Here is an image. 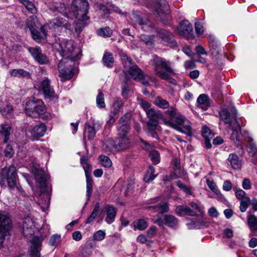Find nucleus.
Listing matches in <instances>:
<instances>
[{"label":"nucleus","instance_id":"nucleus-59","mask_svg":"<svg viewBox=\"0 0 257 257\" xmlns=\"http://www.w3.org/2000/svg\"><path fill=\"white\" fill-rule=\"evenodd\" d=\"M247 152L250 156H254L257 155V147L253 144H250L247 147Z\"/></svg>","mask_w":257,"mask_h":257},{"label":"nucleus","instance_id":"nucleus-8","mask_svg":"<svg viewBox=\"0 0 257 257\" xmlns=\"http://www.w3.org/2000/svg\"><path fill=\"white\" fill-rule=\"evenodd\" d=\"M121 58L124 67L128 69L127 71L134 79L141 80L143 78L144 74L142 70L137 65H132L131 59L125 53L122 54Z\"/></svg>","mask_w":257,"mask_h":257},{"label":"nucleus","instance_id":"nucleus-24","mask_svg":"<svg viewBox=\"0 0 257 257\" xmlns=\"http://www.w3.org/2000/svg\"><path fill=\"white\" fill-rule=\"evenodd\" d=\"M102 150L106 153H110L114 151H118L116 143L112 139H109L103 143L102 145Z\"/></svg>","mask_w":257,"mask_h":257},{"label":"nucleus","instance_id":"nucleus-51","mask_svg":"<svg viewBox=\"0 0 257 257\" xmlns=\"http://www.w3.org/2000/svg\"><path fill=\"white\" fill-rule=\"evenodd\" d=\"M189 206H190L191 210L193 211L194 216L203 214L202 210L196 203L191 202L189 203Z\"/></svg>","mask_w":257,"mask_h":257},{"label":"nucleus","instance_id":"nucleus-25","mask_svg":"<svg viewBox=\"0 0 257 257\" xmlns=\"http://www.w3.org/2000/svg\"><path fill=\"white\" fill-rule=\"evenodd\" d=\"M202 135L204 138L205 146L207 148L210 149L212 147L210 140L213 139L214 135L211 133L210 130L206 126L202 128Z\"/></svg>","mask_w":257,"mask_h":257},{"label":"nucleus","instance_id":"nucleus-16","mask_svg":"<svg viewBox=\"0 0 257 257\" xmlns=\"http://www.w3.org/2000/svg\"><path fill=\"white\" fill-rule=\"evenodd\" d=\"M46 131V127L43 123H40L34 126H31L29 132L31 133L33 140H38L43 137Z\"/></svg>","mask_w":257,"mask_h":257},{"label":"nucleus","instance_id":"nucleus-11","mask_svg":"<svg viewBox=\"0 0 257 257\" xmlns=\"http://www.w3.org/2000/svg\"><path fill=\"white\" fill-rule=\"evenodd\" d=\"M38 89L43 92L46 98H55L57 97L54 89L50 85V80L48 78H45L40 82Z\"/></svg>","mask_w":257,"mask_h":257},{"label":"nucleus","instance_id":"nucleus-15","mask_svg":"<svg viewBox=\"0 0 257 257\" xmlns=\"http://www.w3.org/2000/svg\"><path fill=\"white\" fill-rule=\"evenodd\" d=\"M157 34L163 43L166 45L173 48L176 46L177 43L174 40L172 34L168 31L165 29H160L157 30Z\"/></svg>","mask_w":257,"mask_h":257},{"label":"nucleus","instance_id":"nucleus-4","mask_svg":"<svg viewBox=\"0 0 257 257\" xmlns=\"http://www.w3.org/2000/svg\"><path fill=\"white\" fill-rule=\"evenodd\" d=\"M71 12L77 19L75 26L76 32H81L88 24L90 18L87 16L89 4L87 0H73L70 8Z\"/></svg>","mask_w":257,"mask_h":257},{"label":"nucleus","instance_id":"nucleus-61","mask_svg":"<svg viewBox=\"0 0 257 257\" xmlns=\"http://www.w3.org/2000/svg\"><path fill=\"white\" fill-rule=\"evenodd\" d=\"M105 235L104 231L99 230L95 232L93 235V238L95 240L100 241L103 239Z\"/></svg>","mask_w":257,"mask_h":257},{"label":"nucleus","instance_id":"nucleus-18","mask_svg":"<svg viewBox=\"0 0 257 257\" xmlns=\"http://www.w3.org/2000/svg\"><path fill=\"white\" fill-rule=\"evenodd\" d=\"M126 119V117L125 116H123L118 121L117 128L118 135L119 137H127V134L129 132L130 127Z\"/></svg>","mask_w":257,"mask_h":257},{"label":"nucleus","instance_id":"nucleus-55","mask_svg":"<svg viewBox=\"0 0 257 257\" xmlns=\"http://www.w3.org/2000/svg\"><path fill=\"white\" fill-rule=\"evenodd\" d=\"M99 159L100 163L103 166L105 167H109L111 166V161L108 157L100 155L99 157Z\"/></svg>","mask_w":257,"mask_h":257},{"label":"nucleus","instance_id":"nucleus-54","mask_svg":"<svg viewBox=\"0 0 257 257\" xmlns=\"http://www.w3.org/2000/svg\"><path fill=\"white\" fill-rule=\"evenodd\" d=\"M61 236L59 234H54L50 238L49 243L52 246H57L61 242Z\"/></svg>","mask_w":257,"mask_h":257},{"label":"nucleus","instance_id":"nucleus-42","mask_svg":"<svg viewBox=\"0 0 257 257\" xmlns=\"http://www.w3.org/2000/svg\"><path fill=\"white\" fill-rule=\"evenodd\" d=\"M102 60L104 65L109 67L112 66L114 63L112 54L108 52L105 53Z\"/></svg>","mask_w":257,"mask_h":257},{"label":"nucleus","instance_id":"nucleus-28","mask_svg":"<svg viewBox=\"0 0 257 257\" xmlns=\"http://www.w3.org/2000/svg\"><path fill=\"white\" fill-rule=\"evenodd\" d=\"M130 141L128 137H118L116 144L118 151L126 149L130 147Z\"/></svg>","mask_w":257,"mask_h":257},{"label":"nucleus","instance_id":"nucleus-56","mask_svg":"<svg viewBox=\"0 0 257 257\" xmlns=\"http://www.w3.org/2000/svg\"><path fill=\"white\" fill-rule=\"evenodd\" d=\"M123 105V102L120 98L117 97L115 99L114 102L113 104V107H114V110L112 111V113L114 115H116L119 109L121 108Z\"/></svg>","mask_w":257,"mask_h":257},{"label":"nucleus","instance_id":"nucleus-34","mask_svg":"<svg viewBox=\"0 0 257 257\" xmlns=\"http://www.w3.org/2000/svg\"><path fill=\"white\" fill-rule=\"evenodd\" d=\"M80 163L84 170L86 178L91 177V166L88 162L87 157L83 156L80 159Z\"/></svg>","mask_w":257,"mask_h":257},{"label":"nucleus","instance_id":"nucleus-37","mask_svg":"<svg viewBox=\"0 0 257 257\" xmlns=\"http://www.w3.org/2000/svg\"><path fill=\"white\" fill-rule=\"evenodd\" d=\"M134 230H144L148 226L147 222L143 219H139L135 220L133 222Z\"/></svg>","mask_w":257,"mask_h":257},{"label":"nucleus","instance_id":"nucleus-31","mask_svg":"<svg viewBox=\"0 0 257 257\" xmlns=\"http://www.w3.org/2000/svg\"><path fill=\"white\" fill-rule=\"evenodd\" d=\"M198 106L205 110L210 106V102L208 96L204 94L199 95L197 99Z\"/></svg>","mask_w":257,"mask_h":257},{"label":"nucleus","instance_id":"nucleus-36","mask_svg":"<svg viewBox=\"0 0 257 257\" xmlns=\"http://www.w3.org/2000/svg\"><path fill=\"white\" fill-rule=\"evenodd\" d=\"M131 19L133 23L138 24L141 26L148 25L150 22L147 19L143 20L139 14L133 13L131 16Z\"/></svg>","mask_w":257,"mask_h":257},{"label":"nucleus","instance_id":"nucleus-46","mask_svg":"<svg viewBox=\"0 0 257 257\" xmlns=\"http://www.w3.org/2000/svg\"><path fill=\"white\" fill-rule=\"evenodd\" d=\"M96 134V131L93 126L90 125H85V136L87 137L89 140H92L94 138Z\"/></svg>","mask_w":257,"mask_h":257},{"label":"nucleus","instance_id":"nucleus-3","mask_svg":"<svg viewBox=\"0 0 257 257\" xmlns=\"http://www.w3.org/2000/svg\"><path fill=\"white\" fill-rule=\"evenodd\" d=\"M237 111L235 107L230 108V111L227 109H223L219 112V115L221 119L226 124H228L229 127L232 130V133L230 135V139L234 142H241V136L237 130L234 128L237 126L239 128L240 134L243 136H247V132L242 130L240 125L236 120Z\"/></svg>","mask_w":257,"mask_h":257},{"label":"nucleus","instance_id":"nucleus-10","mask_svg":"<svg viewBox=\"0 0 257 257\" xmlns=\"http://www.w3.org/2000/svg\"><path fill=\"white\" fill-rule=\"evenodd\" d=\"M12 227L10 218L0 210V245L3 246L6 236L9 235Z\"/></svg>","mask_w":257,"mask_h":257},{"label":"nucleus","instance_id":"nucleus-48","mask_svg":"<svg viewBox=\"0 0 257 257\" xmlns=\"http://www.w3.org/2000/svg\"><path fill=\"white\" fill-rule=\"evenodd\" d=\"M250 199L248 197H244L240 203L239 210L242 212H244L250 205Z\"/></svg>","mask_w":257,"mask_h":257},{"label":"nucleus","instance_id":"nucleus-39","mask_svg":"<svg viewBox=\"0 0 257 257\" xmlns=\"http://www.w3.org/2000/svg\"><path fill=\"white\" fill-rule=\"evenodd\" d=\"M141 40L144 42V43L148 46L152 47L154 45V43L155 39V36L154 35H141L140 36Z\"/></svg>","mask_w":257,"mask_h":257},{"label":"nucleus","instance_id":"nucleus-6","mask_svg":"<svg viewBox=\"0 0 257 257\" xmlns=\"http://www.w3.org/2000/svg\"><path fill=\"white\" fill-rule=\"evenodd\" d=\"M26 113L32 117H37L46 112V107L41 99L30 100L26 104Z\"/></svg>","mask_w":257,"mask_h":257},{"label":"nucleus","instance_id":"nucleus-2","mask_svg":"<svg viewBox=\"0 0 257 257\" xmlns=\"http://www.w3.org/2000/svg\"><path fill=\"white\" fill-rule=\"evenodd\" d=\"M164 123L187 135L192 134L190 122L183 116L177 112L174 107H170L165 112L163 117Z\"/></svg>","mask_w":257,"mask_h":257},{"label":"nucleus","instance_id":"nucleus-32","mask_svg":"<svg viewBox=\"0 0 257 257\" xmlns=\"http://www.w3.org/2000/svg\"><path fill=\"white\" fill-rule=\"evenodd\" d=\"M12 76L18 78H30L31 73L22 69H14L9 71Z\"/></svg>","mask_w":257,"mask_h":257},{"label":"nucleus","instance_id":"nucleus-52","mask_svg":"<svg viewBox=\"0 0 257 257\" xmlns=\"http://www.w3.org/2000/svg\"><path fill=\"white\" fill-rule=\"evenodd\" d=\"M27 49L34 59L38 57L42 51L41 48L38 46L35 47H28Z\"/></svg>","mask_w":257,"mask_h":257},{"label":"nucleus","instance_id":"nucleus-23","mask_svg":"<svg viewBox=\"0 0 257 257\" xmlns=\"http://www.w3.org/2000/svg\"><path fill=\"white\" fill-rule=\"evenodd\" d=\"M147 127L148 131L151 134V136L154 138L157 139L158 136L155 131L159 130L160 126L158 125V121L157 119H149V120L147 122Z\"/></svg>","mask_w":257,"mask_h":257},{"label":"nucleus","instance_id":"nucleus-53","mask_svg":"<svg viewBox=\"0 0 257 257\" xmlns=\"http://www.w3.org/2000/svg\"><path fill=\"white\" fill-rule=\"evenodd\" d=\"M97 106L100 108L105 107L104 95L102 92H99L96 99Z\"/></svg>","mask_w":257,"mask_h":257},{"label":"nucleus","instance_id":"nucleus-64","mask_svg":"<svg viewBox=\"0 0 257 257\" xmlns=\"http://www.w3.org/2000/svg\"><path fill=\"white\" fill-rule=\"evenodd\" d=\"M235 194L236 198L241 200L246 197L245 196L246 193L241 189H237Z\"/></svg>","mask_w":257,"mask_h":257},{"label":"nucleus","instance_id":"nucleus-57","mask_svg":"<svg viewBox=\"0 0 257 257\" xmlns=\"http://www.w3.org/2000/svg\"><path fill=\"white\" fill-rule=\"evenodd\" d=\"M35 60L40 64H47L49 62L48 57L45 54L42 53V51Z\"/></svg>","mask_w":257,"mask_h":257},{"label":"nucleus","instance_id":"nucleus-1","mask_svg":"<svg viewBox=\"0 0 257 257\" xmlns=\"http://www.w3.org/2000/svg\"><path fill=\"white\" fill-rule=\"evenodd\" d=\"M54 47L63 57L58 66L59 76L62 80H69L77 73V69L74 67V62L80 59L81 51L71 40H59Z\"/></svg>","mask_w":257,"mask_h":257},{"label":"nucleus","instance_id":"nucleus-63","mask_svg":"<svg viewBox=\"0 0 257 257\" xmlns=\"http://www.w3.org/2000/svg\"><path fill=\"white\" fill-rule=\"evenodd\" d=\"M242 186L243 189L248 190L251 188V184L250 180L248 178H244L242 182Z\"/></svg>","mask_w":257,"mask_h":257},{"label":"nucleus","instance_id":"nucleus-13","mask_svg":"<svg viewBox=\"0 0 257 257\" xmlns=\"http://www.w3.org/2000/svg\"><path fill=\"white\" fill-rule=\"evenodd\" d=\"M42 240L38 236H34L30 241L31 246L29 249L32 257H40L41 246Z\"/></svg>","mask_w":257,"mask_h":257},{"label":"nucleus","instance_id":"nucleus-12","mask_svg":"<svg viewBox=\"0 0 257 257\" xmlns=\"http://www.w3.org/2000/svg\"><path fill=\"white\" fill-rule=\"evenodd\" d=\"M35 228V221L33 218L27 216L24 219L23 233L26 237L28 238L34 234Z\"/></svg>","mask_w":257,"mask_h":257},{"label":"nucleus","instance_id":"nucleus-20","mask_svg":"<svg viewBox=\"0 0 257 257\" xmlns=\"http://www.w3.org/2000/svg\"><path fill=\"white\" fill-rule=\"evenodd\" d=\"M192 26L188 21L184 20L181 22L178 28L177 32L181 35L188 38L192 32Z\"/></svg>","mask_w":257,"mask_h":257},{"label":"nucleus","instance_id":"nucleus-9","mask_svg":"<svg viewBox=\"0 0 257 257\" xmlns=\"http://www.w3.org/2000/svg\"><path fill=\"white\" fill-rule=\"evenodd\" d=\"M157 17L164 24H168L171 19L170 8L166 0H159L155 10Z\"/></svg>","mask_w":257,"mask_h":257},{"label":"nucleus","instance_id":"nucleus-44","mask_svg":"<svg viewBox=\"0 0 257 257\" xmlns=\"http://www.w3.org/2000/svg\"><path fill=\"white\" fill-rule=\"evenodd\" d=\"M155 104L158 107L166 109L169 107V103L167 100L163 99L160 96H157L155 100Z\"/></svg>","mask_w":257,"mask_h":257},{"label":"nucleus","instance_id":"nucleus-17","mask_svg":"<svg viewBox=\"0 0 257 257\" xmlns=\"http://www.w3.org/2000/svg\"><path fill=\"white\" fill-rule=\"evenodd\" d=\"M32 17H29L27 21V25L30 28L33 38L37 42H40L41 40L44 39L46 38L47 34L43 27H41L40 29V32L34 29V25L32 24H29L30 19H32Z\"/></svg>","mask_w":257,"mask_h":257},{"label":"nucleus","instance_id":"nucleus-21","mask_svg":"<svg viewBox=\"0 0 257 257\" xmlns=\"http://www.w3.org/2000/svg\"><path fill=\"white\" fill-rule=\"evenodd\" d=\"M142 142L144 145L143 149L150 151L149 156L153 163L154 164H158L160 161V157L159 152L156 150H152V146L146 142L142 140Z\"/></svg>","mask_w":257,"mask_h":257},{"label":"nucleus","instance_id":"nucleus-41","mask_svg":"<svg viewBox=\"0 0 257 257\" xmlns=\"http://www.w3.org/2000/svg\"><path fill=\"white\" fill-rule=\"evenodd\" d=\"M206 184L208 187L213 192L216 193L218 196L221 198H223V195L220 193V191L218 190L217 187L212 178H207L206 179Z\"/></svg>","mask_w":257,"mask_h":257},{"label":"nucleus","instance_id":"nucleus-26","mask_svg":"<svg viewBox=\"0 0 257 257\" xmlns=\"http://www.w3.org/2000/svg\"><path fill=\"white\" fill-rule=\"evenodd\" d=\"M53 26L57 27H64L67 30H71V26L67 20L63 18H54L51 22Z\"/></svg>","mask_w":257,"mask_h":257},{"label":"nucleus","instance_id":"nucleus-38","mask_svg":"<svg viewBox=\"0 0 257 257\" xmlns=\"http://www.w3.org/2000/svg\"><path fill=\"white\" fill-rule=\"evenodd\" d=\"M165 224L170 227H175L178 223V220L174 216L165 215Z\"/></svg>","mask_w":257,"mask_h":257},{"label":"nucleus","instance_id":"nucleus-35","mask_svg":"<svg viewBox=\"0 0 257 257\" xmlns=\"http://www.w3.org/2000/svg\"><path fill=\"white\" fill-rule=\"evenodd\" d=\"M19 1L23 4L31 14H36L37 13V9L31 1L29 0H19Z\"/></svg>","mask_w":257,"mask_h":257},{"label":"nucleus","instance_id":"nucleus-5","mask_svg":"<svg viewBox=\"0 0 257 257\" xmlns=\"http://www.w3.org/2000/svg\"><path fill=\"white\" fill-rule=\"evenodd\" d=\"M153 63L156 73L163 79L173 83L174 80L171 78L170 75L173 74V71L170 67V63L157 56L154 57Z\"/></svg>","mask_w":257,"mask_h":257},{"label":"nucleus","instance_id":"nucleus-49","mask_svg":"<svg viewBox=\"0 0 257 257\" xmlns=\"http://www.w3.org/2000/svg\"><path fill=\"white\" fill-rule=\"evenodd\" d=\"M154 171L155 169L153 167H150L147 173L144 178V180L145 182L149 183L155 179L156 176L154 175Z\"/></svg>","mask_w":257,"mask_h":257},{"label":"nucleus","instance_id":"nucleus-30","mask_svg":"<svg viewBox=\"0 0 257 257\" xmlns=\"http://www.w3.org/2000/svg\"><path fill=\"white\" fill-rule=\"evenodd\" d=\"M11 127L8 123L0 125V135L4 138V142L7 143L9 139Z\"/></svg>","mask_w":257,"mask_h":257},{"label":"nucleus","instance_id":"nucleus-47","mask_svg":"<svg viewBox=\"0 0 257 257\" xmlns=\"http://www.w3.org/2000/svg\"><path fill=\"white\" fill-rule=\"evenodd\" d=\"M86 178V195L87 198V200H89L90 197L92 193V187L93 182L91 177H88Z\"/></svg>","mask_w":257,"mask_h":257},{"label":"nucleus","instance_id":"nucleus-29","mask_svg":"<svg viewBox=\"0 0 257 257\" xmlns=\"http://www.w3.org/2000/svg\"><path fill=\"white\" fill-rule=\"evenodd\" d=\"M105 211L106 212L105 221L107 223L111 224L114 221L116 216V210L112 206L106 205L105 206Z\"/></svg>","mask_w":257,"mask_h":257},{"label":"nucleus","instance_id":"nucleus-14","mask_svg":"<svg viewBox=\"0 0 257 257\" xmlns=\"http://www.w3.org/2000/svg\"><path fill=\"white\" fill-rule=\"evenodd\" d=\"M35 178L38 186L40 188L41 193L44 192L47 186L48 176L45 173L44 170H37L35 173Z\"/></svg>","mask_w":257,"mask_h":257},{"label":"nucleus","instance_id":"nucleus-43","mask_svg":"<svg viewBox=\"0 0 257 257\" xmlns=\"http://www.w3.org/2000/svg\"><path fill=\"white\" fill-rule=\"evenodd\" d=\"M150 208L155 209L156 211L159 213H164L169 210L168 205L167 203H160L158 205L151 206Z\"/></svg>","mask_w":257,"mask_h":257},{"label":"nucleus","instance_id":"nucleus-58","mask_svg":"<svg viewBox=\"0 0 257 257\" xmlns=\"http://www.w3.org/2000/svg\"><path fill=\"white\" fill-rule=\"evenodd\" d=\"M138 103L143 108V109L146 112L148 109L151 108V104L148 101H146L141 98H137Z\"/></svg>","mask_w":257,"mask_h":257},{"label":"nucleus","instance_id":"nucleus-45","mask_svg":"<svg viewBox=\"0 0 257 257\" xmlns=\"http://www.w3.org/2000/svg\"><path fill=\"white\" fill-rule=\"evenodd\" d=\"M99 210V204L98 203H97L95 204L94 208H93L92 212H91L90 215L88 217L85 223L86 224H90L91 222H92L93 221L94 219H95V218L96 217Z\"/></svg>","mask_w":257,"mask_h":257},{"label":"nucleus","instance_id":"nucleus-40","mask_svg":"<svg viewBox=\"0 0 257 257\" xmlns=\"http://www.w3.org/2000/svg\"><path fill=\"white\" fill-rule=\"evenodd\" d=\"M146 113L147 117L149 118V119L162 118L163 119V117H164V115H163L159 111H156L154 108H150Z\"/></svg>","mask_w":257,"mask_h":257},{"label":"nucleus","instance_id":"nucleus-33","mask_svg":"<svg viewBox=\"0 0 257 257\" xmlns=\"http://www.w3.org/2000/svg\"><path fill=\"white\" fill-rule=\"evenodd\" d=\"M0 112L4 116L9 118L13 113V107L10 104L7 103L3 104L0 107Z\"/></svg>","mask_w":257,"mask_h":257},{"label":"nucleus","instance_id":"nucleus-19","mask_svg":"<svg viewBox=\"0 0 257 257\" xmlns=\"http://www.w3.org/2000/svg\"><path fill=\"white\" fill-rule=\"evenodd\" d=\"M247 223L250 231L249 236H257V216L250 211L247 212Z\"/></svg>","mask_w":257,"mask_h":257},{"label":"nucleus","instance_id":"nucleus-7","mask_svg":"<svg viewBox=\"0 0 257 257\" xmlns=\"http://www.w3.org/2000/svg\"><path fill=\"white\" fill-rule=\"evenodd\" d=\"M0 183L5 182V179H7L9 187L12 189L17 185V174L16 168L14 166H11L7 170L3 169L0 174Z\"/></svg>","mask_w":257,"mask_h":257},{"label":"nucleus","instance_id":"nucleus-22","mask_svg":"<svg viewBox=\"0 0 257 257\" xmlns=\"http://www.w3.org/2000/svg\"><path fill=\"white\" fill-rule=\"evenodd\" d=\"M227 161L231 167L234 170H240L241 167V161L235 153L230 154Z\"/></svg>","mask_w":257,"mask_h":257},{"label":"nucleus","instance_id":"nucleus-60","mask_svg":"<svg viewBox=\"0 0 257 257\" xmlns=\"http://www.w3.org/2000/svg\"><path fill=\"white\" fill-rule=\"evenodd\" d=\"M192 60L187 61L184 63V66L186 68L193 69L196 68L195 62V55L193 54L192 56Z\"/></svg>","mask_w":257,"mask_h":257},{"label":"nucleus","instance_id":"nucleus-62","mask_svg":"<svg viewBox=\"0 0 257 257\" xmlns=\"http://www.w3.org/2000/svg\"><path fill=\"white\" fill-rule=\"evenodd\" d=\"M98 7L100 11H102L104 15H106L109 13L111 6L109 4L107 6H105L103 4H99Z\"/></svg>","mask_w":257,"mask_h":257},{"label":"nucleus","instance_id":"nucleus-27","mask_svg":"<svg viewBox=\"0 0 257 257\" xmlns=\"http://www.w3.org/2000/svg\"><path fill=\"white\" fill-rule=\"evenodd\" d=\"M175 212L179 216L185 215L194 216L193 211L191 210V208L185 205H178L176 207Z\"/></svg>","mask_w":257,"mask_h":257},{"label":"nucleus","instance_id":"nucleus-50","mask_svg":"<svg viewBox=\"0 0 257 257\" xmlns=\"http://www.w3.org/2000/svg\"><path fill=\"white\" fill-rule=\"evenodd\" d=\"M111 33L112 31L109 27L100 28L97 30V35L103 37H110Z\"/></svg>","mask_w":257,"mask_h":257}]
</instances>
